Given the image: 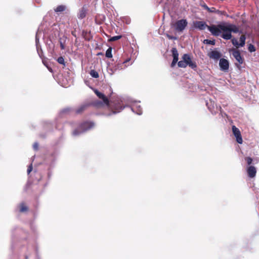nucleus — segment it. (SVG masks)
<instances>
[{
  "mask_svg": "<svg viewBox=\"0 0 259 259\" xmlns=\"http://www.w3.org/2000/svg\"><path fill=\"white\" fill-rule=\"evenodd\" d=\"M209 28L210 33L213 36H220L223 32L221 37L226 40H229L232 38L231 32L238 33L239 31V28L235 25H226L224 23L210 27Z\"/></svg>",
  "mask_w": 259,
  "mask_h": 259,
  "instance_id": "f257e3e1",
  "label": "nucleus"
},
{
  "mask_svg": "<svg viewBox=\"0 0 259 259\" xmlns=\"http://www.w3.org/2000/svg\"><path fill=\"white\" fill-rule=\"evenodd\" d=\"M96 95L99 97V98L102 99L105 105L107 107L109 110H111L112 113L107 114L108 116L111 115L112 114H115L120 112L124 107L121 105L120 102H111L108 98L105 96L103 93L100 92L98 90H96L94 91Z\"/></svg>",
  "mask_w": 259,
  "mask_h": 259,
  "instance_id": "f03ea898",
  "label": "nucleus"
},
{
  "mask_svg": "<svg viewBox=\"0 0 259 259\" xmlns=\"http://www.w3.org/2000/svg\"><path fill=\"white\" fill-rule=\"evenodd\" d=\"M188 25V22L186 19H181L177 21L172 26L175 30L178 32H182Z\"/></svg>",
  "mask_w": 259,
  "mask_h": 259,
  "instance_id": "7ed1b4c3",
  "label": "nucleus"
},
{
  "mask_svg": "<svg viewBox=\"0 0 259 259\" xmlns=\"http://www.w3.org/2000/svg\"><path fill=\"white\" fill-rule=\"evenodd\" d=\"M182 59L185 60L186 62V66H189L191 68L196 70L197 64L195 62L192 60L190 55L187 54H185L182 57Z\"/></svg>",
  "mask_w": 259,
  "mask_h": 259,
  "instance_id": "20e7f679",
  "label": "nucleus"
},
{
  "mask_svg": "<svg viewBox=\"0 0 259 259\" xmlns=\"http://www.w3.org/2000/svg\"><path fill=\"white\" fill-rule=\"evenodd\" d=\"M194 26L195 28L199 29V30H204L206 28L210 31V27L215 26V25H211L210 26L207 25L205 22L203 21H196L194 23Z\"/></svg>",
  "mask_w": 259,
  "mask_h": 259,
  "instance_id": "39448f33",
  "label": "nucleus"
},
{
  "mask_svg": "<svg viewBox=\"0 0 259 259\" xmlns=\"http://www.w3.org/2000/svg\"><path fill=\"white\" fill-rule=\"evenodd\" d=\"M94 126V123L91 121H84L79 125V128L81 132H84L92 128Z\"/></svg>",
  "mask_w": 259,
  "mask_h": 259,
  "instance_id": "423d86ee",
  "label": "nucleus"
},
{
  "mask_svg": "<svg viewBox=\"0 0 259 259\" xmlns=\"http://www.w3.org/2000/svg\"><path fill=\"white\" fill-rule=\"evenodd\" d=\"M232 132L236 138V141L239 144H242L243 142L242 136L239 130L235 125L232 126Z\"/></svg>",
  "mask_w": 259,
  "mask_h": 259,
  "instance_id": "0eeeda50",
  "label": "nucleus"
},
{
  "mask_svg": "<svg viewBox=\"0 0 259 259\" xmlns=\"http://www.w3.org/2000/svg\"><path fill=\"white\" fill-rule=\"evenodd\" d=\"M219 66L221 70L226 72L229 67V61L226 59L221 58L220 60Z\"/></svg>",
  "mask_w": 259,
  "mask_h": 259,
  "instance_id": "6e6552de",
  "label": "nucleus"
},
{
  "mask_svg": "<svg viewBox=\"0 0 259 259\" xmlns=\"http://www.w3.org/2000/svg\"><path fill=\"white\" fill-rule=\"evenodd\" d=\"M171 52H172V56H173V60L171 64V67H174L178 61L179 53L177 51V49L176 48H173L171 49Z\"/></svg>",
  "mask_w": 259,
  "mask_h": 259,
  "instance_id": "1a4fd4ad",
  "label": "nucleus"
},
{
  "mask_svg": "<svg viewBox=\"0 0 259 259\" xmlns=\"http://www.w3.org/2000/svg\"><path fill=\"white\" fill-rule=\"evenodd\" d=\"M232 55L240 64H242L243 63L244 59L241 56L239 51L236 50H233Z\"/></svg>",
  "mask_w": 259,
  "mask_h": 259,
  "instance_id": "9d476101",
  "label": "nucleus"
},
{
  "mask_svg": "<svg viewBox=\"0 0 259 259\" xmlns=\"http://www.w3.org/2000/svg\"><path fill=\"white\" fill-rule=\"evenodd\" d=\"M248 176L249 178H254L256 174V169L255 167L253 166L250 165L246 169Z\"/></svg>",
  "mask_w": 259,
  "mask_h": 259,
  "instance_id": "9b49d317",
  "label": "nucleus"
},
{
  "mask_svg": "<svg viewBox=\"0 0 259 259\" xmlns=\"http://www.w3.org/2000/svg\"><path fill=\"white\" fill-rule=\"evenodd\" d=\"M208 56L210 58L218 60L221 57L222 55L217 51H212L208 53Z\"/></svg>",
  "mask_w": 259,
  "mask_h": 259,
  "instance_id": "f8f14e48",
  "label": "nucleus"
},
{
  "mask_svg": "<svg viewBox=\"0 0 259 259\" xmlns=\"http://www.w3.org/2000/svg\"><path fill=\"white\" fill-rule=\"evenodd\" d=\"M92 105L97 108H100L104 107V105H105L104 103V102H101L100 101L96 100L92 103Z\"/></svg>",
  "mask_w": 259,
  "mask_h": 259,
  "instance_id": "ddd939ff",
  "label": "nucleus"
},
{
  "mask_svg": "<svg viewBox=\"0 0 259 259\" xmlns=\"http://www.w3.org/2000/svg\"><path fill=\"white\" fill-rule=\"evenodd\" d=\"M86 14H87V10L83 7L80 10L78 14V18L79 19H82L85 17Z\"/></svg>",
  "mask_w": 259,
  "mask_h": 259,
  "instance_id": "4468645a",
  "label": "nucleus"
},
{
  "mask_svg": "<svg viewBox=\"0 0 259 259\" xmlns=\"http://www.w3.org/2000/svg\"><path fill=\"white\" fill-rule=\"evenodd\" d=\"M19 211L20 212H26L28 210V207L25 205V203L22 202L19 205Z\"/></svg>",
  "mask_w": 259,
  "mask_h": 259,
  "instance_id": "2eb2a0df",
  "label": "nucleus"
},
{
  "mask_svg": "<svg viewBox=\"0 0 259 259\" xmlns=\"http://www.w3.org/2000/svg\"><path fill=\"white\" fill-rule=\"evenodd\" d=\"M66 9V7L65 5H59L57 7L56 9H54V11L56 13H61L63 12Z\"/></svg>",
  "mask_w": 259,
  "mask_h": 259,
  "instance_id": "dca6fc26",
  "label": "nucleus"
},
{
  "mask_svg": "<svg viewBox=\"0 0 259 259\" xmlns=\"http://www.w3.org/2000/svg\"><path fill=\"white\" fill-rule=\"evenodd\" d=\"M129 61L128 59H127L125 61H124L123 62H122V63H118L116 65H115V69L117 70V69H119V70H120V69H122L123 68L122 67V66L124 65V64L127 62L128 61Z\"/></svg>",
  "mask_w": 259,
  "mask_h": 259,
  "instance_id": "f3484780",
  "label": "nucleus"
},
{
  "mask_svg": "<svg viewBox=\"0 0 259 259\" xmlns=\"http://www.w3.org/2000/svg\"><path fill=\"white\" fill-rule=\"evenodd\" d=\"M246 37L245 35H242L240 37L239 47H243L245 44Z\"/></svg>",
  "mask_w": 259,
  "mask_h": 259,
  "instance_id": "a211bd4d",
  "label": "nucleus"
},
{
  "mask_svg": "<svg viewBox=\"0 0 259 259\" xmlns=\"http://www.w3.org/2000/svg\"><path fill=\"white\" fill-rule=\"evenodd\" d=\"M82 35L85 40H90V33H89L87 31L83 30L82 32Z\"/></svg>",
  "mask_w": 259,
  "mask_h": 259,
  "instance_id": "6ab92c4d",
  "label": "nucleus"
},
{
  "mask_svg": "<svg viewBox=\"0 0 259 259\" xmlns=\"http://www.w3.org/2000/svg\"><path fill=\"white\" fill-rule=\"evenodd\" d=\"M105 56L107 58H111L112 57V48L109 47L106 51Z\"/></svg>",
  "mask_w": 259,
  "mask_h": 259,
  "instance_id": "aec40b11",
  "label": "nucleus"
},
{
  "mask_svg": "<svg viewBox=\"0 0 259 259\" xmlns=\"http://www.w3.org/2000/svg\"><path fill=\"white\" fill-rule=\"evenodd\" d=\"M87 107V105H82L80 107H79L78 109L76 110V113L77 114L81 113L82 112L84 111L85 109Z\"/></svg>",
  "mask_w": 259,
  "mask_h": 259,
  "instance_id": "412c9836",
  "label": "nucleus"
},
{
  "mask_svg": "<svg viewBox=\"0 0 259 259\" xmlns=\"http://www.w3.org/2000/svg\"><path fill=\"white\" fill-rule=\"evenodd\" d=\"M178 65L179 67L185 68L187 67L185 60H181L178 62Z\"/></svg>",
  "mask_w": 259,
  "mask_h": 259,
  "instance_id": "4be33fe9",
  "label": "nucleus"
},
{
  "mask_svg": "<svg viewBox=\"0 0 259 259\" xmlns=\"http://www.w3.org/2000/svg\"><path fill=\"white\" fill-rule=\"evenodd\" d=\"M90 74L94 78H98L99 76L98 73L95 70H91Z\"/></svg>",
  "mask_w": 259,
  "mask_h": 259,
  "instance_id": "5701e85b",
  "label": "nucleus"
},
{
  "mask_svg": "<svg viewBox=\"0 0 259 259\" xmlns=\"http://www.w3.org/2000/svg\"><path fill=\"white\" fill-rule=\"evenodd\" d=\"M245 160L247 163V165H248L249 166H250L253 162V159L250 157H245Z\"/></svg>",
  "mask_w": 259,
  "mask_h": 259,
  "instance_id": "b1692460",
  "label": "nucleus"
},
{
  "mask_svg": "<svg viewBox=\"0 0 259 259\" xmlns=\"http://www.w3.org/2000/svg\"><path fill=\"white\" fill-rule=\"evenodd\" d=\"M121 37H122L121 35L114 36L111 37L109 39V41H116V40H117L120 39Z\"/></svg>",
  "mask_w": 259,
  "mask_h": 259,
  "instance_id": "393cba45",
  "label": "nucleus"
},
{
  "mask_svg": "<svg viewBox=\"0 0 259 259\" xmlns=\"http://www.w3.org/2000/svg\"><path fill=\"white\" fill-rule=\"evenodd\" d=\"M57 62L60 64H62L64 66H65V62L64 61V59L63 57L61 56L58 58L57 59Z\"/></svg>",
  "mask_w": 259,
  "mask_h": 259,
  "instance_id": "a878e982",
  "label": "nucleus"
},
{
  "mask_svg": "<svg viewBox=\"0 0 259 259\" xmlns=\"http://www.w3.org/2000/svg\"><path fill=\"white\" fill-rule=\"evenodd\" d=\"M204 43L207 45H215V40H209V39H205L204 40Z\"/></svg>",
  "mask_w": 259,
  "mask_h": 259,
  "instance_id": "bb28decb",
  "label": "nucleus"
},
{
  "mask_svg": "<svg viewBox=\"0 0 259 259\" xmlns=\"http://www.w3.org/2000/svg\"><path fill=\"white\" fill-rule=\"evenodd\" d=\"M207 11L210 13H215L217 14H220V12L219 10H216L214 7L209 8V10H208Z\"/></svg>",
  "mask_w": 259,
  "mask_h": 259,
  "instance_id": "cd10ccee",
  "label": "nucleus"
},
{
  "mask_svg": "<svg viewBox=\"0 0 259 259\" xmlns=\"http://www.w3.org/2000/svg\"><path fill=\"white\" fill-rule=\"evenodd\" d=\"M248 50L250 52H253L256 50L255 47L252 44L249 45Z\"/></svg>",
  "mask_w": 259,
  "mask_h": 259,
  "instance_id": "c85d7f7f",
  "label": "nucleus"
},
{
  "mask_svg": "<svg viewBox=\"0 0 259 259\" xmlns=\"http://www.w3.org/2000/svg\"><path fill=\"white\" fill-rule=\"evenodd\" d=\"M232 44L235 46L236 48H239V44L237 41V40L235 38H233L232 39Z\"/></svg>",
  "mask_w": 259,
  "mask_h": 259,
  "instance_id": "c756f323",
  "label": "nucleus"
},
{
  "mask_svg": "<svg viewBox=\"0 0 259 259\" xmlns=\"http://www.w3.org/2000/svg\"><path fill=\"white\" fill-rule=\"evenodd\" d=\"M81 132H79L77 129H76L73 132V135L74 136H77Z\"/></svg>",
  "mask_w": 259,
  "mask_h": 259,
  "instance_id": "7c9ffc66",
  "label": "nucleus"
},
{
  "mask_svg": "<svg viewBox=\"0 0 259 259\" xmlns=\"http://www.w3.org/2000/svg\"><path fill=\"white\" fill-rule=\"evenodd\" d=\"M33 147L34 149H35V150H37L38 149V144L37 143H34V144L33 145Z\"/></svg>",
  "mask_w": 259,
  "mask_h": 259,
  "instance_id": "2f4dec72",
  "label": "nucleus"
},
{
  "mask_svg": "<svg viewBox=\"0 0 259 259\" xmlns=\"http://www.w3.org/2000/svg\"><path fill=\"white\" fill-rule=\"evenodd\" d=\"M202 7L207 11L209 10V8L205 4L202 5Z\"/></svg>",
  "mask_w": 259,
  "mask_h": 259,
  "instance_id": "473e14b6",
  "label": "nucleus"
},
{
  "mask_svg": "<svg viewBox=\"0 0 259 259\" xmlns=\"http://www.w3.org/2000/svg\"><path fill=\"white\" fill-rule=\"evenodd\" d=\"M32 170V165H30L28 169H27V172L28 174H29Z\"/></svg>",
  "mask_w": 259,
  "mask_h": 259,
  "instance_id": "72a5a7b5",
  "label": "nucleus"
},
{
  "mask_svg": "<svg viewBox=\"0 0 259 259\" xmlns=\"http://www.w3.org/2000/svg\"><path fill=\"white\" fill-rule=\"evenodd\" d=\"M166 36L167 38H168L169 39H176V38L169 34H166Z\"/></svg>",
  "mask_w": 259,
  "mask_h": 259,
  "instance_id": "f704fd0d",
  "label": "nucleus"
},
{
  "mask_svg": "<svg viewBox=\"0 0 259 259\" xmlns=\"http://www.w3.org/2000/svg\"><path fill=\"white\" fill-rule=\"evenodd\" d=\"M60 48H61V50H64L65 46L61 41H60Z\"/></svg>",
  "mask_w": 259,
  "mask_h": 259,
  "instance_id": "c9c22d12",
  "label": "nucleus"
},
{
  "mask_svg": "<svg viewBox=\"0 0 259 259\" xmlns=\"http://www.w3.org/2000/svg\"><path fill=\"white\" fill-rule=\"evenodd\" d=\"M71 34H72V35L73 36H74V37H76V34H75V32H74V31H72Z\"/></svg>",
  "mask_w": 259,
  "mask_h": 259,
  "instance_id": "e433bc0d",
  "label": "nucleus"
},
{
  "mask_svg": "<svg viewBox=\"0 0 259 259\" xmlns=\"http://www.w3.org/2000/svg\"><path fill=\"white\" fill-rule=\"evenodd\" d=\"M138 114H141V110L139 111V112L137 113Z\"/></svg>",
  "mask_w": 259,
  "mask_h": 259,
  "instance_id": "4c0bfd02",
  "label": "nucleus"
},
{
  "mask_svg": "<svg viewBox=\"0 0 259 259\" xmlns=\"http://www.w3.org/2000/svg\"><path fill=\"white\" fill-rule=\"evenodd\" d=\"M254 161H256V163H257V162H258V160L257 159H254Z\"/></svg>",
  "mask_w": 259,
  "mask_h": 259,
  "instance_id": "58836bf2",
  "label": "nucleus"
}]
</instances>
